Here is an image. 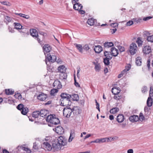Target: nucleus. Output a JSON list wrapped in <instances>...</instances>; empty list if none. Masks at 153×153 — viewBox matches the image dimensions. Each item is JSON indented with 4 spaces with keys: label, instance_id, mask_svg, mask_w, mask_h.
Wrapping results in <instances>:
<instances>
[{
    "label": "nucleus",
    "instance_id": "nucleus-1",
    "mask_svg": "<svg viewBox=\"0 0 153 153\" xmlns=\"http://www.w3.org/2000/svg\"><path fill=\"white\" fill-rule=\"evenodd\" d=\"M61 98L60 105L62 106H71V102L70 101V95L65 93H62L60 95Z\"/></svg>",
    "mask_w": 153,
    "mask_h": 153
},
{
    "label": "nucleus",
    "instance_id": "nucleus-2",
    "mask_svg": "<svg viewBox=\"0 0 153 153\" xmlns=\"http://www.w3.org/2000/svg\"><path fill=\"white\" fill-rule=\"evenodd\" d=\"M46 121L50 123L48 124L49 126H52V124L57 125L60 123V121L59 119L56 117L55 114H50L48 115L46 118Z\"/></svg>",
    "mask_w": 153,
    "mask_h": 153
},
{
    "label": "nucleus",
    "instance_id": "nucleus-3",
    "mask_svg": "<svg viewBox=\"0 0 153 153\" xmlns=\"http://www.w3.org/2000/svg\"><path fill=\"white\" fill-rule=\"evenodd\" d=\"M70 106H67L64 108L63 110V116L67 118H69L72 112L74 111V108H71Z\"/></svg>",
    "mask_w": 153,
    "mask_h": 153
},
{
    "label": "nucleus",
    "instance_id": "nucleus-4",
    "mask_svg": "<svg viewBox=\"0 0 153 153\" xmlns=\"http://www.w3.org/2000/svg\"><path fill=\"white\" fill-rule=\"evenodd\" d=\"M56 60V56L53 55H51L50 53L47 54L45 56V62L47 65H49L50 62L53 63Z\"/></svg>",
    "mask_w": 153,
    "mask_h": 153
},
{
    "label": "nucleus",
    "instance_id": "nucleus-5",
    "mask_svg": "<svg viewBox=\"0 0 153 153\" xmlns=\"http://www.w3.org/2000/svg\"><path fill=\"white\" fill-rule=\"evenodd\" d=\"M30 32L31 35L36 39L39 43H40L41 42L40 39L39 38L37 30L35 29H30Z\"/></svg>",
    "mask_w": 153,
    "mask_h": 153
},
{
    "label": "nucleus",
    "instance_id": "nucleus-6",
    "mask_svg": "<svg viewBox=\"0 0 153 153\" xmlns=\"http://www.w3.org/2000/svg\"><path fill=\"white\" fill-rule=\"evenodd\" d=\"M45 141L42 145V146L43 148L48 151H51L52 149V146L49 143L48 140L46 138H45Z\"/></svg>",
    "mask_w": 153,
    "mask_h": 153
},
{
    "label": "nucleus",
    "instance_id": "nucleus-7",
    "mask_svg": "<svg viewBox=\"0 0 153 153\" xmlns=\"http://www.w3.org/2000/svg\"><path fill=\"white\" fill-rule=\"evenodd\" d=\"M137 47L134 43H132L130 45L129 51L131 55L134 54L137 51Z\"/></svg>",
    "mask_w": 153,
    "mask_h": 153
},
{
    "label": "nucleus",
    "instance_id": "nucleus-8",
    "mask_svg": "<svg viewBox=\"0 0 153 153\" xmlns=\"http://www.w3.org/2000/svg\"><path fill=\"white\" fill-rule=\"evenodd\" d=\"M62 146L57 141H54L52 143V149L57 150L61 148Z\"/></svg>",
    "mask_w": 153,
    "mask_h": 153
},
{
    "label": "nucleus",
    "instance_id": "nucleus-9",
    "mask_svg": "<svg viewBox=\"0 0 153 153\" xmlns=\"http://www.w3.org/2000/svg\"><path fill=\"white\" fill-rule=\"evenodd\" d=\"M43 52L45 56V53H49L51 50V47L48 44L45 45L43 48Z\"/></svg>",
    "mask_w": 153,
    "mask_h": 153
},
{
    "label": "nucleus",
    "instance_id": "nucleus-10",
    "mask_svg": "<svg viewBox=\"0 0 153 153\" xmlns=\"http://www.w3.org/2000/svg\"><path fill=\"white\" fill-rule=\"evenodd\" d=\"M19 31L22 36H25L29 35L28 29L26 28H22Z\"/></svg>",
    "mask_w": 153,
    "mask_h": 153
},
{
    "label": "nucleus",
    "instance_id": "nucleus-11",
    "mask_svg": "<svg viewBox=\"0 0 153 153\" xmlns=\"http://www.w3.org/2000/svg\"><path fill=\"white\" fill-rule=\"evenodd\" d=\"M152 97L153 98V96L152 94H149V97H148L147 101V105L148 107H150L153 104V101Z\"/></svg>",
    "mask_w": 153,
    "mask_h": 153
},
{
    "label": "nucleus",
    "instance_id": "nucleus-12",
    "mask_svg": "<svg viewBox=\"0 0 153 153\" xmlns=\"http://www.w3.org/2000/svg\"><path fill=\"white\" fill-rule=\"evenodd\" d=\"M143 51L145 55L148 54L151 52V47L149 46H146L143 48Z\"/></svg>",
    "mask_w": 153,
    "mask_h": 153
},
{
    "label": "nucleus",
    "instance_id": "nucleus-13",
    "mask_svg": "<svg viewBox=\"0 0 153 153\" xmlns=\"http://www.w3.org/2000/svg\"><path fill=\"white\" fill-rule=\"evenodd\" d=\"M53 87L59 89L62 88V85L58 79L55 80L53 83Z\"/></svg>",
    "mask_w": 153,
    "mask_h": 153
},
{
    "label": "nucleus",
    "instance_id": "nucleus-14",
    "mask_svg": "<svg viewBox=\"0 0 153 153\" xmlns=\"http://www.w3.org/2000/svg\"><path fill=\"white\" fill-rule=\"evenodd\" d=\"M139 119L138 116L135 115L131 116L129 118V120L132 122H137L139 120Z\"/></svg>",
    "mask_w": 153,
    "mask_h": 153
},
{
    "label": "nucleus",
    "instance_id": "nucleus-15",
    "mask_svg": "<svg viewBox=\"0 0 153 153\" xmlns=\"http://www.w3.org/2000/svg\"><path fill=\"white\" fill-rule=\"evenodd\" d=\"M56 132L59 134H62L64 132V130L61 126H58L55 128Z\"/></svg>",
    "mask_w": 153,
    "mask_h": 153
},
{
    "label": "nucleus",
    "instance_id": "nucleus-16",
    "mask_svg": "<svg viewBox=\"0 0 153 153\" xmlns=\"http://www.w3.org/2000/svg\"><path fill=\"white\" fill-rule=\"evenodd\" d=\"M124 119L125 118L124 115L123 114H120L117 116L116 120L118 122L121 123L124 121Z\"/></svg>",
    "mask_w": 153,
    "mask_h": 153
},
{
    "label": "nucleus",
    "instance_id": "nucleus-17",
    "mask_svg": "<svg viewBox=\"0 0 153 153\" xmlns=\"http://www.w3.org/2000/svg\"><path fill=\"white\" fill-rule=\"evenodd\" d=\"M111 53L113 56L116 57L118 54V51L117 49L114 47H112L111 49Z\"/></svg>",
    "mask_w": 153,
    "mask_h": 153
},
{
    "label": "nucleus",
    "instance_id": "nucleus-18",
    "mask_svg": "<svg viewBox=\"0 0 153 153\" xmlns=\"http://www.w3.org/2000/svg\"><path fill=\"white\" fill-rule=\"evenodd\" d=\"M37 97L41 101H44L47 97V95L42 93L38 95Z\"/></svg>",
    "mask_w": 153,
    "mask_h": 153
},
{
    "label": "nucleus",
    "instance_id": "nucleus-19",
    "mask_svg": "<svg viewBox=\"0 0 153 153\" xmlns=\"http://www.w3.org/2000/svg\"><path fill=\"white\" fill-rule=\"evenodd\" d=\"M73 8L75 10H80L82 8V6L81 4L78 3H76L74 4Z\"/></svg>",
    "mask_w": 153,
    "mask_h": 153
},
{
    "label": "nucleus",
    "instance_id": "nucleus-20",
    "mask_svg": "<svg viewBox=\"0 0 153 153\" xmlns=\"http://www.w3.org/2000/svg\"><path fill=\"white\" fill-rule=\"evenodd\" d=\"M102 48L100 45H97L95 46V47L94 48V50L95 51V53H99L102 51Z\"/></svg>",
    "mask_w": 153,
    "mask_h": 153
},
{
    "label": "nucleus",
    "instance_id": "nucleus-21",
    "mask_svg": "<svg viewBox=\"0 0 153 153\" xmlns=\"http://www.w3.org/2000/svg\"><path fill=\"white\" fill-rule=\"evenodd\" d=\"M104 56H105V58H107L109 59H111L113 56L110 51H105L104 53Z\"/></svg>",
    "mask_w": 153,
    "mask_h": 153
},
{
    "label": "nucleus",
    "instance_id": "nucleus-22",
    "mask_svg": "<svg viewBox=\"0 0 153 153\" xmlns=\"http://www.w3.org/2000/svg\"><path fill=\"white\" fill-rule=\"evenodd\" d=\"M114 46V44L113 42H106L104 43V46L105 47V49H106L111 47Z\"/></svg>",
    "mask_w": 153,
    "mask_h": 153
},
{
    "label": "nucleus",
    "instance_id": "nucleus-23",
    "mask_svg": "<svg viewBox=\"0 0 153 153\" xmlns=\"http://www.w3.org/2000/svg\"><path fill=\"white\" fill-rule=\"evenodd\" d=\"M66 69L65 66L63 65H61L58 68V71L60 72V73L65 72Z\"/></svg>",
    "mask_w": 153,
    "mask_h": 153
},
{
    "label": "nucleus",
    "instance_id": "nucleus-24",
    "mask_svg": "<svg viewBox=\"0 0 153 153\" xmlns=\"http://www.w3.org/2000/svg\"><path fill=\"white\" fill-rule=\"evenodd\" d=\"M67 76V74L65 72L61 73L59 74V78L62 80L66 79Z\"/></svg>",
    "mask_w": 153,
    "mask_h": 153
},
{
    "label": "nucleus",
    "instance_id": "nucleus-25",
    "mask_svg": "<svg viewBox=\"0 0 153 153\" xmlns=\"http://www.w3.org/2000/svg\"><path fill=\"white\" fill-rule=\"evenodd\" d=\"M114 88H113L111 89L112 92L115 95H114V99H115V100H119L120 99H121V96H120L119 95H117V94H118L119 93V92H117L116 93H114L113 90H114Z\"/></svg>",
    "mask_w": 153,
    "mask_h": 153
},
{
    "label": "nucleus",
    "instance_id": "nucleus-26",
    "mask_svg": "<svg viewBox=\"0 0 153 153\" xmlns=\"http://www.w3.org/2000/svg\"><path fill=\"white\" fill-rule=\"evenodd\" d=\"M71 96V98L72 99V100L73 101H78L79 100V97L78 95L76 94H74L72 95H70Z\"/></svg>",
    "mask_w": 153,
    "mask_h": 153
},
{
    "label": "nucleus",
    "instance_id": "nucleus-27",
    "mask_svg": "<svg viewBox=\"0 0 153 153\" xmlns=\"http://www.w3.org/2000/svg\"><path fill=\"white\" fill-rule=\"evenodd\" d=\"M48 111L45 109H42L40 111H39L40 116L42 117H43L44 116H46L47 115Z\"/></svg>",
    "mask_w": 153,
    "mask_h": 153
},
{
    "label": "nucleus",
    "instance_id": "nucleus-28",
    "mask_svg": "<svg viewBox=\"0 0 153 153\" xmlns=\"http://www.w3.org/2000/svg\"><path fill=\"white\" fill-rule=\"evenodd\" d=\"M106 141L105 138H101V139H97L96 140L92 141L91 142V143H100L101 142L103 143L105 142Z\"/></svg>",
    "mask_w": 153,
    "mask_h": 153
},
{
    "label": "nucleus",
    "instance_id": "nucleus-29",
    "mask_svg": "<svg viewBox=\"0 0 153 153\" xmlns=\"http://www.w3.org/2000/svg\"><path fill=\"white\" fill-rule=\"evenodd\" d=\"M131 65L130 64H128L125 67V68L123 71V72H124L126 74L127 73V72L131 68Z\"/></svg>",
    "mask_w": 153,
    "mask_h": 153
},
{
    "label": "nucleus",
    "instance_id": "nucleus-30",
    "mask_svg": "<svg viewBox=\"0 0 153 153\" xmlns=\"http://www.w3.org/2000/svg\"><path fill=\"white\" fill-rule=\"evenodd\" d=\"M119 110V108L117 107L113 108L110 110V112L111 114H115Z\"/></svg>",
    "mask_w": 153,
    "mask_h": 153
},
{
    "label": "nucleus",
    "instance_id": "nucleus-31",
    "mask_svg": "<svg viewBox=\"0 0 153 153\" xmlns=\"http://www.w3.org/2000/svg\"><path fill=\"white\" fill-rule=\"evenodd\" d=\"M5 94L7 95H12L14 94V91L12 89H6L5 90Z\"/></svg>",
    "mask_w": 153,
    "mask_h": 153
},
{
    "label": "nucleus",
    "instance_id": "nucleus-32",
    "mask_svg": "<svg viewBox=\"0 0 153 153\" xmlns=\"http://www.w3.org/2000/svg\"><path fill=\"white\" fill-rule=\"evenodd\" d=\"M74 45H75L76 48L79 50V52L82 53V45L80 44H75Z\"/></svg>",
    "mask_w": 153,
    "mask_h": 153
},
{
    "label": "nucleus",
    "instance_id": "nucleus-33",
    "mask_svg": "<svg viewBox=\"0 0 153 153\" xmlns=\"http://www.w3.org/2000/svg\"><path fill=\"white\" fill-rule=\"evenodd\" d=\"M39 116H40L39 111H35L33 112L32 116L34 118H37Z\"/></svg>",
    "mask_w": 153,
    "mask_h": 153
},
{
    "label": "nucleus",
    "instance_id": "nucleus-34",
    "mask_svg": "<svg viewBox=\"0 0 153 153\" xmlns=\"http://www.w3.org/2000/svg\"><path fill=\"white\" fill-rule=\"evenodd\" d=\"M141 58L140 57L136 58V63L137 66H140L141 65Z\"/></svg>",
    "mask_w": 153,
    "mask_h": 153
},
{
    "label": "nucleus",
    "instance_id": "nucleus-35",
    "mask_svg": "<svg viewBox=\"0 0 153 153\" xmlns=\"http://www.w3.org/2000/svg\"><path fill=\"white\" fill-rule=\"evenodd\" d=\"M143 41L142 40V38L140 37H138L137 38L136 41V43L138 45L139 47L141 46L142 45Z\"/></svg>",
    "mask_w": 153,
    "mask_h": 153
},
{
    "label": "nucleus",
    "instance_id": "nucleus-36",
    "mask_svg": "<svg viewBox=\"0 0 153 153\" xmlns=\"http://www.w3.org/2000/svg\"><path fill=\"white\" fill-rule=\"evenodd\" d=\"M15 25V28L16 29H21L22 26L19 23L15 22L14 23Z\"/></svg>",
    "mask_w": 153,
    "mask_h": 153
},
{
    "label": "nucleus",
    "instance_id": "nucleus-37",
    "mask_svg": "<svg viewBox=\"0 0 153 153\" xmlns=\"http://www.w3.org/2000/svg\"><path fill=\"white\" fill-rule=\"evenodd\" d=\"M87 23L90 26H92L94 25V20L92 18L88 19Z\"/></svg>",
    "mask_w": 153,
    "mask_h": 153
},
{
    "label": "nucleus",
    "instance_id": "nucleus-38",
    "mask_svg": "<svg viewBox=\"0 0 153 153\" xmlns=\"http://www.w3.org/2000/svg\"><path fill=\"white\" fill-rule=\"evenodd\" d=\"M11 20L12 19L11 17L8 16H5L4 17V21L7 24H8V23L10 22Z\"/></svg>",
    "mask_w": 153,
    "mask_h": 153
},
{
    "label": "nucleus",
    "instance_id": "nucleus-39",
    "mask_svg": "<svg viewBox=\"0 0 153 153\" xmlns=\"http://www.w3.org/2000/svg\"><path fill=\"white\" fill-rule=\"evenodd\" d=\"M144 110L145 111V115L148 116L150 114V112L149 111L150 108H148V107L146 106L144 108Z\"/></svg>",
    "mask_w": 153,
    "mask_h": 153
},
{
    "label": "nucleus",
    "instance_id": "nucleus-40",
    "mask_svg": "<svg viewBox=\"0 0 153 153\" xmlns=\"http://www.w3.org/2000/svg\"><path fill=\"white\" fill-rule=\"evenodd\" d=\"M28 111V109L27 107L24 108L21 111V113L24 115H25Z\"/></svg>",
    "mask_w": 153,
    "mask_h": 153
},
{
    "label": "nucleus",
    "instance_id": "nucleus-41",
    "mask_svg": "<svg viewBox=\"0 0 153 153\" xmlns=\"http://www.w3.org/2000/svg\"><path fill=\"white\" fill-rule=\"evenodd\" d=\"M20 147L22 149L26 151L28 153H30L31 152V150L23 146H21Z\"/></svg>",
    "mask_w": 153,
    "mask_h": 153
},
{
    "label": "nucleus",
    "instance_id": "nucleus-42",
    "mask_svg": "<svg viewBox=\"0 0 153 153\" xmlns=\"http://www.w3.org/2000/svg\"><path fill=\"white\" fill-rule=\"evenodd\" d=\"M110 60L107 58H105L103 59V62L104 64L106 65H108L110 64Z\"/></svg>",
    "mask_w": 153,
    "mask_h": 153
},
{
    "label": "nucleus",
    "instance_id": "nucleus-43",
    "mask_svg": "<svg viewBox=\"0 0 153 153\" xmlns=\"http://www.w3.org/2000/svg\"><path fill=\"white\" fill-rule=\"evenodd\" d=\"M58 89H52L50 91V94L51 95L54 96L55 94L57 93L58 90Z\"/></svg>",
    "mask_w": 153,
    "mask_h": 153
},
{
    "label": "nucleus",
    "instance_id": "nucleus-44",
    "mask_svg": "<svg viewBox=\"0 0 153 153\" xmlns=\"http://www.w3.org/2000/svg\"><path fill=\"white\" fill-rule=\"evenodd\" d=\"M74 133L71 132L70 134V136L68 139V142H70L72 141V139L74 138Z\"/></svg>",
    "mask_w": 153,
    "mask_h": 153
},
{
    "label": "nucleus",
    "instance_id": "nucleus-45",
    "mask_svg": "<svg viewBox=\"0 0 153 153\" xmlns=\"http://www.w3.org/2000/svg\"><path fill=\"white\" fill-rule=\"evenodd\" d=\"M139 119V120L141 121L145 119V117L144 116L143 114L141 112L140 114Z\"/></svg>",
    "mask_w": 153,
    "mask_h": 153
},
{
    "label": "nucleus",
    "instance_id": "nucleus-46",
    "mask_svg": "<svg viewBox=\"0 0 153 153\" xmlns=\"http://www.w3.org/2000/svg\"><path fill=\"white\" fill-rule=\"evenodd\" d=\"M16 108L18 110L22 111L24 108V106L22 104H20L18 105Z\"/></svg>",
    "mask_w": 153,
    "mask_h": 153
},
{
    "label": "nucleus",
    "instance_id": "nucleus-47",
    "mask_svg": "<svg viewBox=\"0 0 153 153\" xmlns=\"http://www.w3.org/2000/svg\"><path fill=\"white\" fill-rule=\"evenodd\" d=\"M101 68V66L99 63H98L95 66V69L96 71H99Z\"/></svg>",
    "mask_w": 153,
    "mask_h": 153
},
{
    "label": "nucleus",
    "instance_id": "nucleus-48",
    "mask_svg": "<svg viewBox=\"0 0 153 153\" xmlns=\"http://www.w3.org/2000/svg\"><path fill=\"white\" fill-rule=\"evenodd\" d=\"M67 141L65 138L61 141L60 143V145L62 146H64L67 143Z\"/></svg>",
    "mask_w": 153,
    "mask_h": 153
},
{
    "label": "nucleus",
    "instance_id": "nucleus-49",
    "mask_svg": "<svg viewBox=\"0 0 153 153\" xmlns=\"http://www.w3.org/2000/svg\"><path fill=\"white\" fill-rule=\"evenodd\" d=\"M146 39L148 42H153V35L147 36Z\"/></svg>",
    "mask_w": 153,
    "mask_h": 153
},
{
    "label": "nucleus",
    "instance_id": "nucleus-50",
    "mask_svg": "<svg viewBox=\"0 0 153 153\" xmlns=\"http://www.w3.org/2000/svg\"><path fill=\"white\" fill-rule=\"evenodd\" d=\"M14 97L18 99H21L22 97L21 95L19 93L16 94L14 95Z\"/></svg>",
    "mask_w": 153,
    "mask_h": 153
},
{
    "label": "nucleus",
    "instance_id": "nucleus-51",
    "mask_svg": "<svg viewBox=\"0 0 153 153\" xmlns=\"http://www.w3.org/2000/svg\"><path fill=\"white\" fill-rule=\"evenodd\" d=\"M143 34L144 37H147V36H149L148 35H149L150 33L148 31H144L143 32Z\"/></svg>",
    "mask_w": 153,
    "mask_h": 153
},
{
    "label": "nucleus",
    "instance_id": "nucleus-52",
    "mask_svg": "<svg viewBox=\"0 0 153 153\" xmlns=\"http://www.w3.org/2000/svg\"><path fill=\"white\" fill-rule=\"evenodd\" d=\"M118 48L120 52H123L125 51V48L121 46H118Z\"/></svg>",
    "mask_w": 153,
    "mask_h": 153
},
{
    "label": "nucleus",
    "instance_id": "nucleus-53",
    "mask_svg": "<svg viewBox=\"0 0 153 153\" xmlns=\"http://www.w3.org/2000/svg\"><path fill=\"white\" fill-rule=\"evenodd\" d=\"M65 138V137H62V136H60L58 138V139H57L58 141H57L60 144V143L61 142V141H62V140H63Z\"/></svg>",
    "mask_w": 153,
    "mask_h": 153
},
{
    "label": "nucleus",
    "instance_id": "nucleus-54",
    "mask_svg": "<svg viewBox=\"0 0 153 153\" xmlns=\"http://www.w3.org/2000/svg\"><path fill=\"white\" fill-rule=\"evenodd\" d=\"M74 85L77 87H80V85L79 83L77 82L76 80V79L75 76L74 75Z\"/></svg>",
    "mask_w": 153,
    "mask_h": 153
},
{
    "label": "nucleus",
    "instance_id": "nucleus-55",
    "mask_svg": "<svg viewBox=\"0 0 153 153\" xmlns=\"http://www.w3.org/2000/svg\"><path fill=\"white\" fill-rule=\"evenodd\" d=\"M83 48L86 51H88L90 49L89 46L87 44H86L83 46Z\"/></svg>",
    "mask_w": 153,
    "mask_h": 153
},
{
    "label": "nucleus",
    "instance_id": "nucleus-56",
    "mask_svg": "<svg viewBox=\"0 0 153 153\" xmlns=\"http://www.w3.org/2000/svg\"><path fill=\"white\" fill-rule=\"evenodd\" d=\"M147 87L146 86H144L142 88L141 91L143 93H145L147 91Z\"/></svg>",
    "mask_w": 153,
    "mask_h": 153
},
{
    "label": "nucleus",
    "instance_id": "nucleus-57",
    "mask_svg": "<svg viewBox=\"0 0 153 153\" xmlns=\"http://www.w3.org/2000/svg\"><path fill=\"white\" fill-rule=\"evenodd\" d=\"M33 148L34 149L38 150L39 149L38 147L36 144V142H35L33 143Z\"/></svg>",
    "mask_w": 153,
    "mask_h": 153
},
{
    "label": "nucleus",
    "instance_id": "nucleus-58",
    "mask_svg": "<svg viewBox=\"0 0 153 153\" xmlns=\"http://www.w3.org/2000/svg\"><path fill=\"white\" fill-rule=\"evenodd\" d=\"M123 71H122L120 74L118 75V78H120L123 76L124 75H126V74L124 73L123 72Z\"/></svg>",
    "mask_w": 153,
    "mask_h": 153
},
{
    "label": "nucleus",
    "instance_id": "nucleus-59",
    "mask_svg": "<svg viewBox=\"0 0 153 153\" xmlns=\"http://www.w3.org/2000/svg\"><path fill=\"white\" fill-rule=\"evenodd\" d=\"M134 23V22L132 21H129L126 24V26H130L132 25Z\"/></svg>",
    "mask_w": 153,
    "mask_h": 153
},
{
    "label": "nucleus",
    "instance_id": "nucleus-60",
    "mask_svg": "<svg viewBox=\"0 0 153 153\" xmlns=\"http://www.w3.org/2000/svg\"><path fill=\"white\" fill-rule=\"evenodd\" d=\"M152 17L151 16H148L145 17H144L143 19V20L144 21H147L151 19Z\"/></svg>",
    "mask_w": 153,
    "mask_h": 153
},
{
    "label": "nucleus",
    "instance_id": "nucleus-61",
    "mask_svg": "<svg viewBox=\"0 0 153 153\" xmlns=\"http://www.w3.org/2000/svg\"><path fill=\"white\" fill-rule=\"evenodd\" d=\"M133 19L134 20V23L136 24L140 23L142 21V19H138L137 20L136 19Z\"/></svg>",
    "mask_w": 153,
    "mask_h": 153
},
{
    "label": "nucleus",
    "instance_id": "nucleus-62",
    "mask_svg": "<svg viewBox=\"0 0 153 153\" xmlns=\"http://www.w3.org/2000/svg\"><path fill=\"white\" fill-rule=\"evenodd\" d=\"M118 24L116 23H112L111 24V26L114 27H116L118 26Z\"/></svg>",
    "mask_w": 153,
    "mask_h": 153
},
{
    "label": "nucleus",
    "instance_id": "nucleus-63",
    "mask_svg": "<svg viewBox=\"0 0 153 153\" xmlns=\"http://www.w3.org/2000/svg\"><path fill=\"white\" fill-rule=\"evenodd\" d=\"M8 30L9 32H11L12 33H14V30L10 26H8Z\"/></svg>",
    "mask_w": 153,
    "mask_h": 153
},
{
    "label": "nucleus",
    "instance_id": "nucleus-64",
    "mask_svg": "<svg viewBox=\"0 0 153 153\" xmlns=\"http://www.w3.org/2000/svg\"><path fill=\"white\" fill-rule=\"evenodd\" d=\"M22 17L26 19H28L29 18L30 16L28 15H26L23 14V16Z\"/></svg>",
    "mask_w": 153,
    "mask_h": 153
}]
</instances>
